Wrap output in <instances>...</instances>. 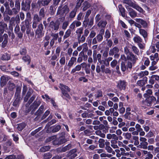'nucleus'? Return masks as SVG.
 I'll list each match as a JSON object with an SVG mask.
<instances>
[{"label": "nucleus", "mask_w": 159, "mask_h": 159, "mask_svg": "<svg viewBox=\"0 0 159 159\" xmlns=\"http://www.w3.org/2000/svg\"><path fill=\"white\" fill-rule=\"evenodd\" d=\"M107 24V22L106 20H101L98 23V26L102 28L105 27Z\"/></svg>", "instance_id": "nucleus-27"}, {"label": "nucleus", "mask_w": 159, "mask_h": 159, "mask_svg": "<svg viewBox=\"0 0 159 159\" xmlns=\"http://www.w3.org/2000/svg\"><path fill=\"white\" fill-rule=\"evenodd\" d=\"M128 10L129 11L130 16L132 18H134L137 16V12L131 8H128Z\"/></svg>", "instance_id": "nucleus-22"}, {"label": "nucleus", "mask_w": 159, "mask_h": 159, "mask_svg": "<svg viewBox=\"0 0 159 159\" xmlns=\"http://www.w3.org/2000/svg\"><path fill=\"white\" fill-rule=\"evenodd\" d=\"M14 15L17 14L20 10V4L18 1H16L15 3V7L11 9Z\"/></svg>", "instance_id": "nucleus-11"}, {"label": "nucleus", "mask_w": 159, "mask_h": 159, "mask_svg": "<svg viewBox=\"0 0 159 159\" xmlns=\"http://www.w3.org/2000/svg\"><path fill=\"white\" fill-rule=\"evenodd\" d=\"M99 146L100 148H103L105 147V140L102 139H100L98 141Z\"/></svg>", "instance_id": "nucleus-36"}, {"label": "nucleus", "mask_w": 159, "mask_h": 159, "mask_svg": "<svg viewBox=\"0 0 159 159\" xmlns=\"http://www.w3.org/2000/svg\"><path fill=\"white\" fill-rule=\"evenodd\" d=\"M146 99L143 101L142 104V107L145 108L146 106H150L152 105V102L156 101V98L153 96H149L148 97H145Z\"/></svg>", "instance_id": "nucleus-3"}, {"label": "nucleus", "mask_w": 159, "mask_h": 159, "mask_svg": "<svg viewBox=\"0 0 159 159\" xmlns=\"http://www.w3.org/2000/svg\"><path fill=\"white\" fill-rule=\"evenodd\" d=\"M77 9L76 8H74L69 13V17L70 18L73 19L75 16Z\"/></svg>", "instance_id": "nucleus-31"}, {"label": "nucleus", "mask_w": 159, "mask_h": 159, "mask_svg": "<svg viewBox=\"0 0 159 159\" xmlns=\"http://www.w3.org/2000/svg\"><path fill=\"white\" fill-rule=\"evenodd\" d=\"M0 28L3 29H7V24L4 23L3 21H0Z\"/></svg>", "instance_id": "nucleus-46"}, {"label": "nucleus", "mask_w": 159, "mask_h": 159, "mask_svg": "<svg viewBox=\"0 0 159 159\" xmlns=\"http://www.w3.org/2000/svg\"><path fill=\"white\" fill-rule=\"evenodd\" d=\"M59 88L61 91V97L66 100L70 99V97L68 92L70 91V89L67 86L62 84H60Z\"/></svg>", "instance_id": "nucleus-1"}, {"label": "nucleus", "mask_w": 159, "mask_h": 159, "mask_svg": "<svg viewBox=\"0 0 159 159\" xmlns=\"http://www.w3.org/2000/svg\"><path fill=\"white\" fill-rule=\"evenodd\" d=\"M61 135H62L64 137H65L67 141L69 140L70 138V135L68 133H66L65 132H62L61 133Z\"/></svg>", "instance_id": "nucleus-56"}, {"label": "nucleus", "mask_w": 159, "mask_h": 159, "mask_svg": "<svg viewBox=\"0 0 159 159\" xmlns=\"http://www.w3.org/2000/svg\"><path fill=\"white\" fill-rule=\"evenodd\" d=\"M128 60H130L133 63H135L138 60L137 57L134 55L132 52L126 56Z\"/></svg>", "instance_id": "nucleus-17"}, {"label": "nucleus", "mask_w": 159, "mask_h": 159, "mask_svg": "<svg viewBox=\"0 0 159 159\" xmlns=\"http://www.w3.org/2000/svg\"><path fill=\"white\" fill-rule=\"evenodd\" d=\"M52 157V155L49 152L45 153L44 155V159H49Z\"/></svg>", "instance_id": "nucleus-57"}, {"label": "nucleus", "mask_w": 159, "mask_h": 159, "mask_svg": "<svg viewBox=\"0 0 159 159\" xmlns=\"http://www.w3.org/2000/svg\"><path fill=\"white\" fill-rule=\"evenodd\" d=\"M60 22L58 21L55 22L51 21L49 25V27L52 29V30H58L59 27Z\"/></svg>", "instance_id": "nucleus-8"}, {"label": "nucleus", "mask_w": 159, "mask_h": 159, "mask_svg": "<svg viewBox=\"0 0 159 159\" xmlns=\"http://www.w3.org/2000/svg\"><path fill=\"white\" fill-rule=\"evenodd\" d=\"M15 18L14 17H11L10 20H9L10 21V25L9 26V28L10 29L12 30L13 27L12 24H13L15 22Z\"/></svg>", "instance_id": "nucleus-55"}, {"label": "nucleus", "mask_w": 159, "mask_h": 159, "mask_svg": "<svg viewBox=\"0 0 159 159\" xmlns=\"http://www.w3.org/2000/svg\"><path fill=\"white\" fill-rule=\"evenodd\" d=\"M66 62L65 57L64 56L61 57V58L59 60V62L61 65L65 64Z\"/></svg>", "instance_id": "nucleus-54"}, {"label": "nucleus", "mask_w": 159, "mask_h": 159, "mask_svg": "<svg viewBox=\"0 0 159 159\" xmlns=\"http://www.w3.org/2000/svg\"><path fill=\"white\" fill-rule=\"evenodd\" d=\"M9 79V77L7 75L2 76L0 78V85L1 86H4Z\"/></svg>", "instance_id": "nucleus-14"}, {"label": "nucleus", "mask_w": 159, "mask_h": 159, "mask_svg": "<svg viewBox=\"0 0 159 159\" xmlns=\"http://www.w3.org/2000/svg\"><path fill=\"white\" fill-rule=\"evenodd\" d=\"M25 126V125L24 123L19 124L18 125L17 129L20 131H21Z\"/></svg>", "instance_id": "nucleus-52"}, {"label": "nucleus", "mask_w": 159, "mask_h": 159, "mask_svg": "<svg viewBox=\"0 0 159 159\" xmlns=\"http://www.w3.org/2000/svg\"><path fill=\"white\" fill-rule=\"evenodd\" d=\"M147 77H145L143 80H138L137 82V84L139 86H143L147 83Z\"/></svg>", "instance_id": "nucleus-20"}, {"label": "nucleus", "mask_w": 159, "mask_h": 159, "mask_svg": "<svg viewBox=\"0 0 159 159\" xmlns=\"http://www.w3.org/2000/svg\"><path fill=\"white\" fill-rule=\"evenodd\" d=\"M36 97V95L35 94H34L31 98H30V100H29L28 102L27 103V105H28V106H29L30 104L34 100L35 98Z\"/></svg>", "instance_id": "nucleus-59"}, {"label": "nucleus", "mask_w": 159, "mask_h": 159, "mask_svg": "<svg viewBox=\"0 0 159 159\" xmlns=\"http://www.w3.org/2000/svg\"><path fill=\"white\" fill-rule=\"evenodd\" d=\"M40 103L41 102L40 101H34L33 103V105L31 106L32 108H33V110L35 109L40 105Z\"/></svg>", "instance_id": "nucleus-33"}, {"label": "nucleus", "mask_w": 159, "mask_h": 159, "mask_svg": "<svg viewBox=\"0 0 159 159\" xmlns=\"http://www.w3.org/2000/svg\"><path fill=\"white\" fill-rule=\"evenodd\" d=\"M105 149L108 153H111L113 155H115V152L113 150L112 148L110 146L106 147Z\"/></svg>", "instance_id": "nucleus-51"}, {"label": "nucleus", "mask_w": 159, "mask_h": 159, "mask_svg": "<svg viewBox=\"0 0 159 159\" xmlns=\"http://www.w3.org/2000/svg\"><path fill=\"white\" fill-rule=\"evenodd\" d=\"M58 138L61 144L67 141L65 137L62 135H61V134H60V136Z\"/></svg>", "instance_id": "nucleus-44"}, {"label": "nucleus", "mask_w": 159, "mask_h": 159, "mask_svg": "<svg viewBox=\"0 0 159 159\" xmlns=\"http://www.w3.org/2000/svg\"><path fill=\"white\" fill-rule=\"evenodd\" d=\"M95 134L98 135L99 136L102 138H104L105 137V134L103 133H102L100 130H97L95 132Z\"/></svg>", "instance_id": "nucleus-49"}, {"label": "nucleus", "mask_w": 159, "mask_h": 159, "mask_svg": "<svg viewBox=\"0 0 159 159\" xmlns=\"http://www.w3.org/2000/svg\"><path fill=\"white\" fill-rule=\"evenodd\" d=\"M124 53L126 56L132 52H130L127 47L126 46L124 48Z\"/></svg>", "instance_id": "nucleus-64"}, {"label": "nucleus", "mask_w": 159, "mask_h": 159, "mask_svg": "<svg viewBox=\"0 0 159 159\" xmlns=\"http://www.w3.org/2000/svg\"><path fill=\"white\" fill-rule=\"evenodd\" d=\"M71 148V144H69L67 146L63 147L61 149L60 151L61 152H65L66 151L69 150Z\"/></svg>", "instance_id": "nucleus-35"}, {"label": "nucleus", "mask_w": 159, "mask_h": 159, "mask_svg": "<svg viewBox=\"0 0 159 159\" xmlns=\"http://www.w3.org/2000/svg\"><path fill=\"white\" fill-rule=\"evenodd\" d=\"M126 85V83L125 81L120 80L118 82L117 86L120 90H124Z\"/></svg>", "instance_id": "nucleus-15"}, {"label": "nucleus", "mask_w": 159, "mask_h": 159, "mask_svg": "<svg viewBox=\"0 0 159 159\" xmlns=\"http://www.w3.org/2000/svg\"><path fill=\"white\" fill-rule=\"evenodd\" d=\"M41 18L38 15L35 14L34 16L33 21L38 22L41 20Z\"/></svg>", "instance_id": "nucleus-50"}, {"label": "nucleus", "mask_w": 159, "mask_h": 159, "mask_svg": "<svg viewBox=\"0 0 159 159\" xmlns=\"http://www.w3.org/2000/svg\"><path fill=\"white\" fill-rule=\"evenodd\" d=\"M71 30L70 29H68L65 32L63 36V39H65L69 37L71 34Z\"/></svg>", "instance_id": "nucleus-32"}, {"label": "nucleus", "mask_w": 159, "mask_h": 159, "mask_svg": "<svg viewBox=\"0 0 159 159\" xmlns=\"http://www.w3.org/2000/svg\"><path fill=\"white\" fill-rule=\"evenodd\" d=\"M31 1L30 0H23L21 3V9L25 11H27L30 8Z\"/></svg>", "instance_id": "nucleus-5"}, {"label": "nucleus", "mask_w": 159, "mask_h": 159, "mask_svg": "<svg viewBox=\"0 0 159 159\" xmlns=\"http://www.w3.org/2000/svg\"><path fill=\"white\" fill-rule=\"evenodd\" d=\"M39 16L41 18L44 17L45 14V8H44L43 7L41 9L39 13Z\"/></svg>", "instance_id": "nucleus-42"}, {"label": "nucleus", "mask_w": 159, "mask_h": 159, "mask_svg": "<svg viewBox=\"0 0 159 159\" xmlns=\"http://www.w3.org/2000/svg\"><path fill=\"white\" fill-rule=\"evenodd\" d=\"M98 42H100L102 41L103 39V35L98 34L96 37Z\"/></svg>", "instance_id": "nucleus-61"}, {"label": "nucleus", "mask_w": 159, "mask_h": 159, "mask_svg": "<svg viewBox=\"0 0 159 159\" xmlns=\"http://www.w3.org/2000/svg\"><path fill=\"white\" fill-rule=\"evenodd\" d=\"M145 156V159H152L153 157V155L150 152H148V154Z\"/></svg>", "instance_id": "nucleus-63"}, {"label": "nucleus", "mask_w": 159, "mask_h": 159, "mask_svg": "<svg viewBox=\"0 0 159 159\" xmlns=\"http://www.w3.org/2000/svg\"><path fill=\"white\" fill-rule=\"evenodd\" d=\"M86 65V63L85 62H83L80 64L77 65L75 67L72 69L71 71V74H72L75 73L77 71H79L80 70L81 68V65Z\"/></svg>", "instance_id": "nucleus-16"}, {"label": "nucleus", "mask_w": 159, "mask_h": 159, "mask_svg": "<svg viewBox=\"0 0 159 159\" xmlns=\"http://www.w3.org/2000/svg\"><path fill=\"white\" fill-rule=\"evenodd\" d=\"M123 3L127 4H128L129 6L133 7L135 3H133L131 0H125L123 1Z\"/></svg>", "instance_id": "nucleus-40"}, {"label": "nucleus", "mask_w": 159, "mask_h": 159, "mask_svg": "<svg viewBox=\"0 0 159 159\" xmlns=\"http://www.w3.org/2000/svg\"><path fill=\"white\" fill-rule=\"evenodd\" d=\"M43 26L42 24H39L36 31V35L37 36V38H39L43 35Z\"/></svg>", "instance_id": "nucleus-7"}, {"label": "nucleus", "mask_w": 159, "mask_h": 159, "mask_svg": "<svg viewBox=\"0 0 159 159\" xmlns=\"http://www.w3.org/2000/svg\"><path fill=\"white\" fill-rule=\"evenodd\" d=\"M133 40L134 43H137L138 44L142 43L143 41V40L138 35H136L134 37Z\"/></svg>", "instance_id": "nucleus-25"}, {"label": "nucleus", "mask_w": 159, "mask_h": 159, "mask_svg": "<svg viewBox=\"0 0 159 159\" xmlns=\"http://www.w3.org/2000/svg\"><path fill=\"white\" fill-rule=\"evenodd\" d=\"M51 1V0H38L37 2V5L40 7L43 6H47Z\"/></svg>", "instance_id": "nucleus-13"}, {"label": "nucleus", "mask_w": 159, "mask_h": 159, "mask_svg": "<svg viewBox=\"0 0 159 159\" xmlns=\"http://www.w3.org/2000/svg\"><path fill=\"white\" fill-rule=\"evenodd\" d=\"M61 127L60 125H54L48 128L46 130L47 133H55L61 129Z\"/></svg>", "instance_id": "nucleus-9"}, {"label": "nucleus", "mask_w": 159, "mask_h": 159, "mask_svg": "<svg viewBox=\"0 0 159 159\" xmlns=\"http://www.w3.org/2000/svg\"><path fill=\"white\" fill-rule=\"evenodd\" d=\"M22 60L25 62H27L29 64L30 62V58L28 55H25L22 57Z\"/></svg>", "instance_id": "nucleus-38"}, {"label": "nucleus", "mask_w": 159, "mask_h": 159, "mask_svg": "<svg viewBox=\"0 0 159 159\" xmlns=\"http://www.w3.org/2000/svg\"><path fill=\"white\" fill-rule=\"evenodd\" d=\"M133 8L136 9L137 11L141 13H143L144 11L143 9L141 7L135 3Z\"/></svg>", "instance_id": "nucleus-43"}, {"label": "nucleus", "mask_w": 159, "mask_h": 159, "mask_svg": "<svg viewBox=\"0 0 159 159\" xmlns=\"http://www.w3.org/2000/svg\"><path fill=\"white\" fill-rule=\"evenodd\" d=\"M69 155L70 156L71 159L76 157L77 156V150L76 149H74L70 150L69 153Z\"/></svg>", "instance_id": "nucleus-21"}, {"label": "nucleus", "mask_w": 159, "mask_h": 159, "mask_svg": "<svg viewBox=\"0 0 159 159\" xmlns=\"http://www.w3.org/2000/svg\"><path fill=\"white\" fill-rule=\"evenodd\" d=\"M118 7L119 8L120 12L121 13V16L125 17V9L121 5H120L118 6Z\"/></svg>", "instance_id": "nucleus-30"}, {"label": "nucleus", "mask_w": 159, "mask_h": 159, "mask_svg": "<svg viewBox=\"0 0 159 159\" xmlns=\"http://www.w3.org/2000/svg\"><path fill=\"white\" fill-rule=\"evenodd\" d=\"M139 33L144 39L147 38L148 36V33L145 30L143 29L139 30Z\"/></svg>", "instance_id": "nucleus-23"}, {"label": "nucleus", "mask_w": 159, "mask_h": 159, "mask_svg": "<svg viewBox=\"0 0 159 159\" xmlns=\"http://www.w3.org/2000/svg\"><path fill=\"white\" fill-rule=\"evenodd\" d=\"M50 149V147L49 146H44L41 147L40 149V151L42 152H44L48 151Z\"/></svg>", "instance_id": "nucleus-45"}, {"label": "nucleus", "mask_w": 159, "mask_h": 159, "mask_svg": "<svg viewBox=\"0 0 159 159\" xmlns=\"http://www.w3.org/2000/svg\"><path fill=\"white\" fill-rule=\"evenodd\" d=\"M148 143L147 142H140V144L138 146L139 148L146 149L148 148Z\"/></svg>", "instance_id": "nucleus-24"}, {"label": "nucleus", "mask_w": 159, "mask_h": 159, "mask_svg": "<svg viewBox=\"0 0 159 159\" xmlns=\"http://www.w3.org/2000/svg\"><path fill=\"white\" fill-rule=\"evenodd\" d=\"M69 11V8L66 5L64 6L63 7L61 6L58 7L57 12V14L63 16L64 14H66Z\"/></svg>", "instance_id": "nucleus-6"}, {"label": "nucleus", "mask_w": 159, "mask_h": 159, "mask_svg": "<svg viewBox=\"0 0 159 159\" xmlns=\"http://www.w3.org/2000/svg\"><path fill=\"white\" fill-rule=\"evenodd\" d=\"M123 135L125 138L127 139H129L132 137L131 133L128 132L124 133Z\"/></svg>", "instance_id": "nucleus-53"}, {"label": "nucleus", "mask_w": 159, "mask_h": 159, "mask_svg": "<svg viewBox=\"0 0 159 159\" xmlns=\"http://www.w3.org/2000/svg\"><path fill=\"white\" fill-rule=\"evenodd\" d=\"M121 70L123 72L125 71L126 69H128L126 63L122 62L121 64Z\"/></svg>", "instance_id": "nucleus-41"}, {"label": "nucleus", "mask_w": 159, "mask_h": 159, "mask_svg": "<svg viewBox=\"0 0 159 159\" xmlns=\"http://www.w3.org/2000/svg\"><path fill=\"white\" fill-rule=\"evenodd\" d=\"M135 20L140 24L144 28H146L148 26V24L147 22L143 19L141 18H136Z\"/></svg>", "instance_id": "nucleus-18"}, {"label": "nucleus", "mask_w": 159, "mask_h": 159, "mask_svg": "<svg viewBox=\"0 0 159 159\" xmlns=\"http://www.w3.org/2000/svg\"><path fill=\"white\" fill-rule=\"evenodd\" d=\"M122 156H129L130 157H134V154L132 153L131 152H123Z\"/></svg>", "instance_id": "nucleus-58"}, {"label": "nucleus", "mask_w": 159, "mask_h": 159, "mask_svg": "<svg viewBox=\"0 0 159 159\" xmlns=\"http://www.w3.org/2000/svg\"><path fill=\"white\" fill-rule=\"evenodd\" d=\"M148 71L145 70L143 71H141L139 73L137 74L139 78H140L145 75H148Z\"/></svg>", "instance_id": "nucleus-28"}, {"label": "nucleus", "mask_w": 159, "mask_h": 159, "mask_svg": "<svg viewBox=\"0 0 159 159\" xmlns=\"http://www.w3.org/2000/svg\"><path fill=\"white\" fill-rule=\"evenodd\" d=\"M8 84L9 85L8 87V89L9 90L11 91H12L15 88L16 85L14 83H12L10 81H9Z\"/></svg>", "instance_id": "nucleus-39"}, {"label": "nucleus", "mask_w": 159, "mask_h": 159, "mask_svg": "<svg viewBox=\"0 0 159 159\" xmlns=\"http://www.w3.org/2000/svg\"><path fill=\"white\" fill-rule=\"evenodd\" d=\"M84 6L83 11H85L90 7V5L88 2H85L84 3Z\"/></svg>", "instance_id": "nucleus-47"}, {"label": "nucleus", "mask_w": 159, "mask_h": 159, "mask_svg": "<svg viewBox=\"0 0 159 159\" xmlns=\"http://www.w3.org/2000/svg\"><path fill=\"white\" fill-rule=\"evenodd\" d=\"M107 138L108 139H111L112 138L114 140H118V137L115 134H107Z\"/></svg>", "instance_id": "nucleus-26"}, {"label": "nucleus", "mask_w": 159, "mask_h": 159, "mask_svg": "<svg viewBox=\"0 0 159 159\" xmlns=\"http://www.w3.org/2000/svg\"><path fill=\"white\" fill-rule=\"evenodd\" d=\"M85 40V37L84 35H82L81 37L78 39V43L79 44L84 42Z\"/></svg>", "instance_id": "nucleus-62"}, {"label": "nucleus", "mask_w": 159, "mask_h": 159, "mask_svg": "<svg viewBox=\"0 0 159 159\" xmlns=\"http://www.w3.org/2000/svg\"><path fill=\"white\" fill-rule=\"evenodd\" d=\"M10 55L7 53L3 54L1 57L2 60H8L10 59Z\"/></svg>", "instance_id": "nucleus-37"}, {"label": "nucleus", "mask_w": 159, "mask_h": 159, "mask_svg": "<svg viewBox=\"0 0 159 159\" xmlns=\"http://www.w3.org/2000/svg\"><path fill=\"white\" fill-rule=\"evenodd\" d=\"M54 140L52 142L53 144L54 145H59L61 144L58 138H56L55 136H51L46 140V142H48Z\"/></svg>", "instance_id": "nucleus-10"}, {"label": "nucleus", "mask_w": 159, "mask_h": 159, "mask_svg": "<svg viewBox=\"0 0 159 159\" xmlns=\"http://www.w3.org/2000/svg\"><path fill=\"white\" fill-rule=\"evenodd\" d=\"M131 46L130 48L132 49L133 51L137 55H139V50L138 48L135 46L130 45Z\"/></svg>", "instance_id": "nucleus-29"}, {"label": "nucleus", "mask_w": 159, "mask_h": 159, "mask_svg": "<svg viewBox=\"0 0 159 159\" xmlns=\"http://www.w3.org/2000/svg\"><path fill=\"white\" fill-rule=\"evenodd\" d=\"M77 58L75 57H72L69 61L67 66L69 68L72 67L74 65L76 61Z\"/></svg>", "instance_id": "nucleus-19"}, {"label": "nucleus", "mask_w": 159, "mask_h": 159, "mask_svg": "<svg viewBox=\"0 0 159 159\" xmlns=\"http://www.w3.org/2000/svg\"><path fill=\"white\" fill-rule=\"evenodd\" d=\"M69 24V23L68 21H65L64 22L62 25V29L63 30H66Z\"/></svg>", "instance_id": "nucleus-60"}, {"label": "nucleus", "mask_w": 159, "mask_h": 159, "mask_svg": "<svg viewBox=\"0 0 159 159\" xmlns=\"http://www.w3.org/2000/svg\"><path fill=\"white\" fill-rule=\"evenodd\" d=\"M150 58L151 60H159V57L158 53H156L154 55L150 56Z\"/></svg>", "instance_id": "nucleus-34"}, {"label": "nucleus", "mask_w": 159, "mask_h": 159, "mask_svg": "<svg viewBox=\"0 0 159 159\" xmlns=\"http://www.w3.org/2000/svg\"><path fill=\"white\" fill-rule=\"evenodd\" d=\"M21 30L23 33L25 32L26 28L30 27V22L28 19H25V21L21 22Z\"/></svg>", "instance_id": "nucleus-12"}, {"label": "nucleus", "mask_w": 159, "mask_h": 159, "mask_svg": "<svg viewBox=\"0 0 159 159\" xmlns=\"http://www.w3.org/2000/svg\"><path fill=\"white\" fill-rule=\"evenodd\" d=\"M119 49L118 48L115 46L110 50L109 54L110 56H113L114 55V58H118L120 56V54L119 53Z\"/></svg>", "instance_id": "nucleus-4"}, {"label": "nucleus", "mask_w": 159, "mask_h": 159, "mask_svg": "<svg viewBox=\"0 0 159 159\" xmlns=\"http://www.w3.org/2000/svg\"><path fill=\"white\" fill-rule=\"evenodd\" d=\"M152 90L151 89H148L146 91V93L143 95L144 97H148L150 96L149 95L152 94Z\"/></svg>", "instance_id": "nucleus-48"}, {"label": "nucleus", "mask_w": 159, "mask_h": 159, "mask_svg": "<svg viewBox=\"0 0 159 159\" xmlns=\"http://www.w3.org/2000/svg\"><path fill=\"white\" fill-rule=\"evenodd\" d=\"M5 29L0 28V43L2 42L1 47L5 48L7 45L8 42V36L7 34H4Z\"/></svg>", "instance_id": "nucleus-2"}]
</instances>
